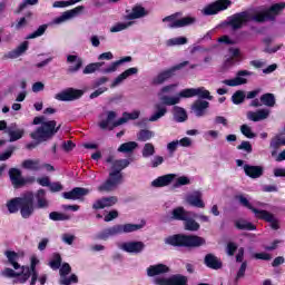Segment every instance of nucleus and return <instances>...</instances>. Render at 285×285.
I'll return each instance as SVG.
<instances>
[{"label": "nucleus", "instance_id": "1", "mask_svg": "<svg viewBox=\"0 0 285 285\" xmlns=\"http://www.w3.org/2000/svg\"><path fill=\"white\" fill-rule=\"evenodd\" d=\"M50 208V202L46 197V189H39L36 194L27 191L20 197L11 198L7 202V209L10 215L19 213L22 219H30L36 210Z\"/></svg>", "mask_w": 285, "mask_h": 285}, {"label": "nucleus", "instance_id": "2", "mask_svg": "<svg viewBox=\"0 0 285 285\" xmlns=\"http://www.w3.org/2000/svg\"><path fill=\"white\" fill-rule=\"evenodd\" d=\"M285 2H278L272 4L269 8L250 16L248 11H242L228 17L227 26H230L232 30H242L249 21L256 23H265V21H275L282 12H284Z\"/></svg>", "mask_w": 285, "mask_h": 285}, {"label": "nucleus", "instance_id": "3", "mask_svg": "<svg viewBox=\"0 0 285 285\" xmlns=\"http://www.w3.org/2000/svg\"><path fill=\"white\" fill-rule=\"evenodd\" d=\"M128 166H130V160L128 159L115 160L111 165V171L109 173L108 179L98 186V191L112 193V190L124 181V174H121V170H125Z\"/></svg>", "mask_w": 285, "mask_h": 285}, {"label": "nucleus", "instance_id": "4", "mask_svg": "<svg viewBox=\"0 0 285 285\" xmlns=\"http://www.w3.org/2000/svg\"><path fill=\"white\" fill-rule=\"evenodd\" d=\"M165 244L176 248H202L206 246V238L197 235L174 234L165 238Z\"/></svg>", "mask_w": 285, "mask_h": 285}, {"label": "nucleus", "instance_id": "5", "mask_svg": "<svg viewBox=\"0 0 285 285\" xmlns=\"http://www.w3.org/2000/svg\"><path fill=\"white\" fill-rule=\"evenodd\" d=\"M144 225L141 224H117L111 227L102 229L100 233L96 234L95 239H100L102 242H108L110 237H115L117 235H124L128 233H136V230H141Z\"/></svg>", "mask_w": 285, "mask_h": 285}, {"label": "nucleus", "instance_id": "6", "mask_svg": "<svg viewBox=\"0 0 285 285\" xmlns=\"http://www.w3.org/2000/svg\"><path fill=\"white\" fill-rule=\"evenodd\" d=\"M59 130H61V125L57 126L56 120H49L31 132L30 137L35 141H50V139H52V137H55Z\"/></svg>", "mask_w": 285, "mask_h": 285}, {"label": "nucleus", "instance_id": "7", "mask_svg": "<svg viewBox=\"0 0 285 285\" xmlns=\"http://www.w3.org/2000/svg\"><path fill=\"white\" fill-rule=\"evenodd\" d=\"M188 61H183L178 65H175L174 67L164 70L161 72H159L154 79H153V85L154 86H161V83H164L165 81H168V79L175 77V72L177 70H181V68H186V66H188Z\"/></svg>", "mask_w": 285, "mask_h": 285}, {"label": "nucleus", "instance_id": "8", "mask_svg": "<svg viewBox=\"0 0 285 285\" xmlns=\"http://www.w3.org/2000/svg\"><path fill=\"white\" fill-rule=\"evenodd\" d=\"M233 6V1L230 0H216L209 4H207L203 12L205 17H213L214 14H219V12H224V10H228Z\"/></svg>", "mask_w": 285, "mask_h": 285}, {"label": "nucleus", "instance_id": "9", "mask_svg": "<svg viewBox=\"0 0 285 285\" xmlns=\"http://www.w3.org/2000/svg\"><path fill=\"white\" fill-rule=\"evenodd\" d=\"M179 17V13H173L170 16H167L163 19V22H168V28L175 29V28H186V26H193L195 23V18L193 17H185L181 19H177Z\"/></svg>", "mask_w": 285, "mask_h": 285}, {"label": "nucleus", "instance_id": "10", "mask_svg": "<svg viewBox=\"0 0 285 285\" xmlns=\"http://www.w3.org/2000/svg\"><path fill=\"white\" fill-rule=\"evenodd\" d=\"M59 273H60V279H59L60 285H71V284L79 283V277H77L76 274H71L72 267L70 266V264L63 263L59 269ZM68 275H70V277H68Z\"/></svg>", "mask_w": 285, "mask_h": 285}, {"label": "nucleus", "instance_id": "11", "mask_svg": "<svg viewBox=\"0 0 285 285\" xmlns=\"http://www.w3.org/2000/svg\"><path fill=\"white\" fill-rule=\"evenodd\" d=\"M81 97H83V90L70 87L57 94L55 99H57V101H77V99H81Z\"/></svg>", "mask_w": 285, "mask_h": 285}, {"label": "nucleus", "instance_id": "12", "mask_svg": "<svg viewBox=\"0 0 285 285\" xmlns=\"http://www.w3.org/2000/svg\"><path fill=\"white\" fill-rule=\"evenodd\" d=\"M253 75H255V72L253 71L239 70L237 71L236 77L234 79H225L223 80V83L225 86H229L230 88H235L237 86H244L248 83V79L244 77H253Z\"/></svg>", "mask_w": 285, "mask_h": 285}, {"label": "nucleus", "instance_id": "13", "mask_svg": "<svg viewBox=\"0 0 285 285\" xmlns=\"http://www.w3.org/2000/svg\"><path fill=\"white\" fill-rule=\"evenodd\" d=\"M156 285H188V277L181 274H174L168 278H156Z\"/></svg>", "mask_w": 285, "mask_h": 285}, {"label": "nucleus", "instance_id": "14", "mask_svg": "<svg viewBox=\"0 0 285 285\" xmlns=\"http://www.w3.org/2000/svg\"><path fill=\"white\" fill-rule=\"evenodd\" d=\"M9 178H10V181H11L13 188H16V189L23 188V186H26V184H28V180H26V178H23L21 171L18 168L9 169Z\"/></svg>", "mask_w": 285, "mask_h": 285}, {"label": "nucleus", "instance_id": "15", "mask_svg": "<svg viewBox=\"0 0 285 285\" xmlns=\"http://www.w3.org/2000/svg\"><path fill=\"white\" fill-rule=\"evenodd\" d=\"M210 108V102L207 100L197 99L193 102L190 110L194 112L195 117H205L206 112Z\"/></svg>", "mask_w": 285, "mask_h": 285}, {"label": "nucleus", "instance_id": "16", "mask_svg": "<svg viewBox=\"0 0 285 285\" xmlns=\"http://www.w3.org/2000/svg\"><path fill=\"white\" fill-rule=\"evenodd\" d=\"M256 219H261L262 222H267V224L271 225L272 230H279V220L275 217L273 213L266 209L261 210Z\"/></svg>", "mask_w": 285, "mask_h": 285}, {"label": "nucleus", "instance_id": "17", "mask_svg": "<svg viewBox=\"0 0 285 285\" xmlns=\"http://www.w3.org/2000/svg\"><path fill=\"white\" fill-rule=\"evenodd\" d=\"M90 190L83 187H75L70 191L62 193V197L65 199H71L72 202H77V199H82L86 195H89Z\"/></svg>", "mask_w": 285, "mask_h": 285}, {"label": "nucleus", "instance_id": "18", "mask_svg": "<svg viewBox=\"0 0 285 285\" xmlns=\"http://www.w3.org/2000/svg\"><path fill=\"white\" fill-rule=\"evenodd\" d=\"M121 250L125 253H134L135 255H139L146 248V244L139 240L126 242L122 243L120 246Z\"/></svg>", "mask_w": 285, "mask_h": 285}, {"label": "nucleus", "instance_id": "19", "mask_svg": "<svg viewBox=\"0 0 285 285\" xmlns=\"http://www.w3.org/2000/svg\"><path fill=\"white\" fill-rule=\"evenodd\" d=\"M204 264L207 268H210L212 271H220V268H224V263L222 262V258L217 257L213 253L205 255Z\"/></svg>", "mask_w": 285, "mask_h": 285}, {"label": "nucleus", "instance_id": "20", "mask_svg": "<svg viewBox=\"0 0 285 285\" xmlns=\"http://www.w3.org/2000/svg\"><path fill=\"white\" fill-rule=\"evenodd\" d=\"M188 215L189 213L183 206H178L169 213L167 222H184Z\"/></svg>", "mask_w": 285, "mask_h": 285}, {"label": "nucleus", "instance_id": "21", "mask_svg": "<svg viewBox=\"0 0 285 285\" xmlns=\"http://www.w3.org/2000/svg\"><path fill=\"white\" fill-rule=\"evenodd\" d=\"M83 10V6H78L71 10L65 11L61 16L58 18H55L53 23L59 24L63 23V21H68V19H72L77 17L81 11Z\"/></svg>", "mask_w": 285, "mask_h": 285}, {"label": "nucleus", "instance_id": "22", "mask_svg": "<svg viewBox=\"0 0 285 285\" xmlns=\"http://www.w3.org/2000/svg\"><path fill=\"white\" fill-rule=\"evenodd\" d=\"M75 66H69L67 69L68 75H75V72H79L83 66V59L79 58L75 55L67 56V63H75Z\"/></svg>", "mask_w": 285, "mask_h": 285}, {"label": "nucleus", "instance_id": "23", "mask_svg": "<svg viewBox=\"0 0 285 285\" xmlns=\"http://www.w3.org/2000/svg\"><path fill=\"white\" fill-rule=\"evenodd\" d=\"M30 42L23 41L16 49L4 53L3 59H18V57H21L28 50Z\"/></svg>", "mask_w": 285, "mask_h": 285}, {"label": "nucleus", "instance_id": "24", "mask_svg": "<svg viewBox=\"0 0 285 285\" xmlns=\"http://www.w3.org/2000/svg\"><path fill=\"white\" fill-rule=\"evenodd\" d=\"M244 173L250 179H259L262 175H264V167L262 166H253V165H244Z\"/></svg>", "mask_w": 285, "mask_h": 285}, {"label": "nucleus", "instance_id": "25", "mask_svg": "<svg viewBox=\"0 0 285 285\" xmlns=\"http://www.w3.org/2000/svg\"><path fill=\"white\" fill-rule=\"evenodd\" d=\"M166 273H170V267L161 263L156 265H150L147 268L148 277H156V275H164Z\"/></svg>", "mask_w": 285, "mask_h": 285}, {"label": "nucleus", "instance_id": "26", "mask_svg": "<svg viewBox=\"0 0 285 285\" xmlns=\"http://www.w3.org/2000/svg\"><path fill=\"white\" fill-rule=\"evenodd\" d=\"M148 11H146V8H144L141 4H136L132 7L131 12L128 13L125 19L127 21H134V19H141L144 17H147Z\"/></svg>", "mask_w": 285, "mask_h": 285}, {"label": "nucleus", "instance_id": "27", "mask_svg": "<svg viewBox=\"0 0 285 285\" xmlns=\"http://www.w3.org/2000/svg\"><path fill=\"white\" fill-rule=\"evenodd\" d=\"M174 179H175V174H167L164 176H159L158 178L151 181V186L154 188H164L165 186H170Z\"/></svg>", "mask_w": 285, "mask_h": 285}, {"label": "nucleus", "instance_id": "28", "mask_svg": "<svg viewBox=\"0 0 285 285\" xmlns=\"http://www.w3.org/2000/svg\"><path fill=\"white\" fill-rule=\"evenodd\" d=\"M8 135L9 141H19V139H22L23 135H26V130L17 128V124H11L8 127Z\"/></svg>", "mask_w": 285, "mask_h": 285}, {"label": "nucleus", "instance_id": "29", "mask_svg": "<svg viewBox=\"0 0 285 285\" xmlns=\"http://www.w3.org/2000/svg\"><path fill=\"white\" fill-rule=\"evenodd\" d=\"M139 72V69L137 67H131L127 70H125L122 73H120L111 83V88H117L121 81H125V79H128V77H132V75H137Z\"/></svg>", "mask_w": 285, "mask_h": 285}, {"label": "nucleus", "instance_id": "30", "mask_svg": "<svg viewBox=\"0 0 285 285\" xmlns=\"http://www.w3.org/2000/svg\"><path fill=\"white\" fill-rule=\"evenodd\" d=\"M271 110L268 109H258L257 111H248L247 119L249 121H263V119H268Z\"/></svg>", "mask_w": 285, "mask_h": 285}, {"label": "nucleus", "instance_id": "31", "mask_svg": "<svg viewBox=\"0 0 285 285\" xmlns=\"http://www.w3.org/2000/svg\"><path fill=\"white\" fill-rule=\"evenodd\" d=\"M35 13H32V11H27L24 13V17H21L17 20V22H12L11 23V28H14V30H23V28L28 27V23L30 21V19H32Z\"/></svg>", "mask_w": 285, "mask_h": 285}, {"label": "nucleus", "instance_id": "32", "mask_svg": "<svg viewBox=\"0 0 285 285\" xmlns=\"http://www.w3.org/2000/svg\"><path fill=\"white\" fill-rule=\"evenodd\" d=\"M155 112L149 117V121H159L161 117H166V114L168 112V108L164 106L161 102H157L155 106Z\"/></svg>", "mask_w": 285, "mask_h": 285}, {"label": "nucleus", "instance_id": "33", "mask_svg": "<svg viewBox=\"0 0 285 285\" xmlns=\"http://www.w3.org/2000/svg\"><path fill=\"white\" fill-rule=\"evenodd\" d=\"M236 199L239 202L240 206H243L244 208H247L248 210H252V213H254L255 217H257L263 210V209L255 208L250 204L248 198H246L244 195L236 196Z\"/></svg>", "mask_w": 285, "mask_h": 285}, {"label": "nucleus", "instance_id": "34", "mask_svg": "<svg viewBox=\"0 0 285 285\" xmlns=\"http://www.w3.org/2000/svg\"><path fill=\"white\" fill-rule=\"evenodd\" d=\"M174 117L178 124H184V121L188 120V114L186 109L179 106H174Z\"/></svg>", "mask_w": 285, "mask_h": 285}, {"label": "nucleus", "instance_id": "35", "mask_svg": "<svg viewBox=\"0 0 285 285\" xmlns=\"http://www.w3.org/2000/svg\"><path fill=\"white\" fill-rule=\"evenodd\" d=\"M6 255L9 264L13 266L14 271H19V268H21V265L19 264V254L17 252L7 250Z\"/></svg>", "mask_w": 285, "mask_h": 285}, {"label": "nucleus", "instance_id": "36", "mask_svg": "<svg viewBox=\"0 0 285 285\" xmlns=\"http://www.w3.org/2000/svg\"><path fill=\"white\" fill-rule=\"evenodd\" d=\"M284 146V142L282 140V137L275 136L272 138L269 142V148L272 149V157H277V150Z\"/></svg>", "mask_w": 285, "mask_h": 285}, {"label": "nucleus", "instance_id": "37", "mask_svg": "<svg viewBox=\"0 0 285 285\" xmlns=\"http://www.w3.org/2000/svg\"><path fill=\"white\" fill-rule=\"evenodd\" d=\"M184 228L186 230H189L190 233H197V230H199V228H202V226L195 219L189 218L187 216L186 219L184 220Z\"/></svg>", "mask_w": 285, "mask_h": 285}, {"label": "nucleus", "instance_id": "38", "mask_svg": "<svg viewBox=\"0 0 285 285\" xmlns=\"http://www.w3.org/2000/svg\"><path fill=\"white\" fill-rule=\"evenodd\" d=\"M234 224L238 230H257V226L247 220H235Z\"/></svg>", "mask_w": 285, "mask_h": 285}, {"label": "nucleus", "instance_id": "39", "mask_svg": "<svg viewBox=\"0 0 285 285\" xmlns=\"http://www.w3.org/2000/svg\"><path fill=\"white\" fill-rule=\"evenodd\" d=\"M261 104L267 106V108H273L276 104L275 95L267 92L261 96Z\"/></svg>", "mask_w": 285, "mask_h": 285}, {"label": "nucleus", "instance_id": "40", "mask_svg": "<svg viewBox=\"0 0 285 285\" xmlns=\"http://www.w3.org/2000/svg\"><path fill=\"white\" fill-rule=\"evenodd\" d=\"M62 262H63V258H61V254L53 253L51 261L49 262V266L52 271H59V268H61Z\"/></svg>", "mask_w": 285, "mask_h": 285}, {"label": "nucleus", "instance_id": "41", "mask_svg": "<svg viewBox=\"0 0 285 285\" xmlns=\"http://www.w3.org/2000/svg\"><path fill=\"white\" fill-rule=\"evenodd\" d=\"M116 118L117 112L108 111L107 118L98 124L99 128H101V130H107L108 126H110V121H115Z\"/></svg>", "mask_w": 285, "mask_h": 285}, {"label": "nucleus", "instance_id": "42", "mask_svg": "<svg viewBox=\"0 0 285 285\" xmlns=\"http://www.w3.org/2000/svg\"><path fill=\"white\" fill-rule=\"evenodd\" d=\"M188 204H190V206H195V208H206V204H204V200L202 199V195L199 194L195 196H190L188 198Z\"/></svg>", "mask_w": 285, "mask_h": 285}, {"label": "nucleus", "instance_id": "43", "mask_svg": "<svg viewBox=\"0 0 285 285\" xmlns=\"http://www.w3.org/2000/svg\"><path fill=\"white\" fill-rule=\"evenodd\" d=\"M137 146L138 145L136 141H128V142L121 144L118 147V153H126V154L134 153Z\"/></svg>", "mask_w": 285, "mask_h": 285}, {"label": "nucleus", "instance_id": "44", "mask_svg": "<svg viewBox=\"0 0 285 285\" xmlns=\"http://www.w3.org/2000/svg\"><path fill=\"white\" fill-rule=\"evenodd\" d=\"M22 168L27 170H41V165L39 160L27 159L22 163Z\"/></svg>", "mask_w": 285, "mask_h": 285}, {"label": "nucleus", "instance_id": "45", "mask_svg": "<svg viewBox=\"0 0 285 285\" xmlns=\"http://www.w3.org/2000/svg\"><path fill=\"white\" fill-rule=\"evenodd\" d=\"M196 97H198L202 101H204V99L213 101V96L210 95V91H208V89H206L205 87L196 88Z\"/></svg>", "mask_w": 285, "mask_h": 285}, {"label": "nucleus", "instance_id": "46", "mask_svg": "<svg viewBox=\"0 0 285 285\" xmlns=\"http://www.w3.org/2000/svg\"><path fill=\"white\" fill-rule=\"evenodd\" d=\"M160 104H163L165 107L166 106H177V104H179V101H181V99L179 98V96L176 97H170V96H163L160 98Z\"/></svg>", "mask_w": 285, "mask_h": 285}, {"label": "nucleus", "instance_id": "47", "mask_svg": "<svg viewBox=\"0 0 285 285\" xmlns=\"http://www.w3.org/2000/svg\"><path fill=\"white\" fill-rule=\"evenodd\" d=\"M37 3H39V0H24L14 10V14H21L28 6H37Z\"/></svg>", "mask_w": 285, "mask_h": 285}, {"label": "nucleus", "instance_id": "48", "mask_svg": "<svg viewBox=\"0 0 285 285\" xmlns=\"http://www.w3.org/2000/svg\"><path fill=\"white\" fill-rule=\"evenodd\" d=\"M106 62H91L85 67L82 72L85 75H92V72H97L101 66H105Z\"/></svg>", "mask_w": 285, "mask_h": 285}, {"label": "nucleus", "instance_id": "49", "mask_svg": "<svg viewBox=\"0 0 285 285\" xmlns=\"http://www.w3.org/2000/svg\"><path fill=\"white\" fill-rule=\"evenodd\" d=\"M246 100V92L244 90H237L232 96V101L235 104V106H239V104H244Z\"/></svg>", "mask_w": 285, "mask_h": 285}, {"label": "nucleus", "instance_id": "50", "mask_svg": "<svg viewBox=\"0 0 285 285\" xmlns=\"http://www.w3.org/2000/svg\"><path fill=\"white\" fill-rule=\"evenodd\" d=\"M49 219H51V222H68L70 216L59 212H51L49 214Z\"/></svg>", "mask_w": 285, "mask_h": 285}, {"label": "nucleus", "instance_id": "51", "mask_svg": "<svg viewBox=\"0 0 285 285\" xmlns=\"http://www.w3.org/2000/svg\"><path fill=\"white\" fill-rule=\"evenodd\" d=\"M196 90L197 88H187L183 89L178 92L179 99H190L193 97H196Z\"/></svg>", "mask_w": 285, "mask_h": 285}, {"label": "nucleus", "instance_id": "52", "mask_svg": "<svg viewBox=\"0 0 285 285\" xmlns=\"http://www.w3.org/2000/svg\"><path fill=\"white\" fill-rule=\"evenodd\" d=\"M154 134L153 131L148 130V129H141L138 134H137V140L138 141H149V139H153Z\"/></svg>", "mask_w": 285, "mask_h": 285}, {"label": "nucleus", "instance_id": "53", "mask_svg": "<svg viewBox=\"0 0 285 285\" xmlns=\"http://www.w3.org/2000/svg\"><path fill=\"white\" fill-rule=\"evenodd\" d=\"M48 30V24L40 26L36 31L27 36V39H37V37H43Z\"/></svg>", "mask_w": 285, "mask_h": 285}, {"label": "nucleus", "instance_id": "54", "mask_svg": "<svg viewBox=\"0 0 285 285\" xmlns=\"http://www.w3.org/2000/svg\"><path fill=\"white\" fill-rule=\"evenodd\" d=\"M153 155H155V145H153L151 142L145 144L142 148V157L148 158L153 157Z\"/></svg>", "mask_w": 285, "mask_h": 285}, {"label": "nucleus", "instance_id": "55", "mask_svg": "<svg viewBox=\"0 0 285 285\" xmlns=\"http://www.w3.org/2000/svg\"><path fill=\"white\" fill-rule=\"evenodd\" d=\"M82 0H69V1H56L52 4V8H68L70 6H75V3H79Z\"/></svg>", "mask_w": 285, "mask_h": 285}, {"label": "nucleus", "instance_id": "56", "mask_svg": "<svg viewBox=\"0 0 285 285\" xmlns=\"http://www.w3.org/2000/svg\"><path fill=\"white\" fill-rule=\"evenodd\" d=\"M240 132L244 135V137H247V139H255V137H257V135L253 132V129H250L248 125H242Z\"/></svg>", "mask_w": 285, "mask_h": 285}, {"label": "nucleus", "instance_id": "57", "mask_svg": "<svg viewBox=\"0 0 285 285\" xmlns=\"http://www.w3.org/2000/svg\"><path fill=\"white\" fill-rule=\"evenodd\" d=\"M130 26H132V22H118L110 28V32H121V30H127Z\"/></svg>", "mask_w": 285, "mask_h": 285}, {"label": "nucleus", "instance_id": "58", "mask_svg": "<svg viewBox=\"0 0 285 285\" xmlns=\"http://www.w3.org/2000/svg\"><path fill=\"white\" fill-rule=\"evenodd\" d=\"M236 148L237 150H244V153H247L248 155L253 153V145L248 140H243Z\"/></svg>", "mask_w": 285, "mask_h": 285}, {"label": "nucleus", "instance_id": "59", "mask_svg": "<svg viewBox=\"0 0 285 285\" xmlns=\"http://www.w3.org/2000/svg\"><path fill=\"white\" fill-rule=\"evenodd\" d=\"M169 46H184L188 43V39L186 37L173 38L168 41Z\"/></svg>", "mask_w": 285, "mask_h": 285}, {"label": "nucleus", "instance_id": "60", "mask_svg": "<svg viewBox=\"0 0 285 285\" xmlns=\"http://www.w3.org/2000/svg\"><path fill=\"white\" fill-rule=\"evenodd\" d=\"M102 202L105 204V208H110V206H115L119 199L117 196L102 197Z\"/></svg>", "mask_w": 285, "mask_h": 285}, {"label": "nucleus", "instance_id": "61", "mask_svg": "<svg viewBox=\"0 0 285 285\" xmlns=\"http://www.w3.org/2000/svg\"><path fill=\"white\" fill-rule=\"evenodd\" d=\"M16 278L17 279L14 282H17L18 284H26V282L30 279V274L22 269L21 273H19V275L16 276Z\"/></svg>", "mask_w": 285, "mask_h": 285}, {"label": "nucleus", "instance_id": "62", "mask_svg": "<svg viewBox=\"0 0 285 285\" xmlns=\"http://www.w3.org/2000/svg\"><path fill=\"white\" fill-rule=\"evenodd\" d=\"M226 253L229 257H233L237 253V244L233 242L227 243Z\"/></svg>", "mask_w": 285, "mask_h": 285}, {"label": "nucleus", "instance_id": "63", "mask_svg": "<svg viewBox=\"0 0 285 285\" xmlns=\"http://www.w3.org/2000/svg\"><path fill=\"white\" fill-rule=\"evenodd\" d=\"M14 153V147H9L8 150L0 154V161H8L10 157H12V154Z\"/></svg>", "mask_w": 285, "mask_h": 285}, {"label": "nucleus", "instance_id": "64", "mask_svg": "<svg viewBox=\"0 0 285 285\" xmlns=\"http://www.w3.org/2000/svg\"><path fill=\"white\" fill-rule=\"evenodd\" d=\"M246 268H248V263L245 261L242 263V265L236 274V281L242 279V277H244V275H246Z\"/></svg>", "mask_w": 285, "mask_h": 285}]
</instances>
